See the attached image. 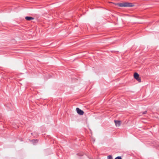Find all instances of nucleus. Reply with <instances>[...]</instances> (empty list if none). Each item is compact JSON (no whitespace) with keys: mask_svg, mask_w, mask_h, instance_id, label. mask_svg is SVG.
I'll return each mask as SVG.
<instances>
[{"mask_svg":"<svg viewBox=\"0 0 159 159\" xmlns=\"http://www.w3.org/2000/svg\"><path fill=\"white\" fill-rule=\"evenodd\" d=\"M116 5H117L119 6L120 7H131L134 6L132 3L127 2H123L121 3H118L116 4Z\"/></svg>","mask_w":159,"mask_h":159,"instance_id":"1","label":"nucleus"},{"mask_svg":"<svg viewBox=\"0 0 159 159\" xmlns=\"http://www.w3.org/2000/svg\"><path fill=\"white\" fill-rule=\"evenodd\" d=\"M134 77L139 82H141V80L139 77V75L137 73H135L134 74Z\"/></svg>","mask_w":159,"mask_h":159,"instance_id":"2","label":"nucleus"},{"mask_svg":"<svg viewBox=\"0 0 159 159\" xmlns=\"http://www.w3.org/2000/svg\"><path fill=\"white\" fill-rule=\"evenodd\" d=\"M76 110L77 113L79 114L80 115H83L84 113V111H82V110L80 109L79 108H76Z\"/></svg>","mask_w":159,"mask_h":159,"instance_id":"3","label":"nucleus"},{"mask_svg":"<svg viewBox=\"0 0 159 159\" xmlns=\"http://www.w3.org/2000/svg\"><path fill=\"white\" fill-rule=\"evenodd\" d=\"M114 122L116 126L117 127L120 126L121 124V121H120L115 120Z\"/></svg>","mask_w":159,"mask_h":159,"instance_id":"4","label":"nucleus"},{"mask_svg":"<svg viewBox=\"0 0 159 159\" xmlns=\"http://www.w3.org/2000/svg\"><path fill=\"white\" fill-rule=\"evenodd\" d=\"M25 19L27 20H33L34 19V18L31 17L26 16L25 17Z\"/></svg>","mask_w":159,"mask_h":159,"instance_id":"5","label":"nucleus"},{"mask_svg":"<svg viewBox=\"0 0 159 159\" xmlns=\"http://www.w3.org/2000/svg\"><path fill=\"white\" fill-rule=\"evenodd\" d=\"M32 141L33 143H37L38 142V140H33Z\"/></svg>","mask_w":159,"mask_h":159,"instance_id":"6","label":"nucleus"},{"mask_svg":"<svg viewBox=\"0 0 159 159\" xmlns=\"http://www.w3.org/2000/svg\"><path fill=\"white\" fill-rule=\"evenodd\" d=\"M108 159H113L111 156L109 155L108 156Z\"/></svg>","mask_w":159,"mask_h":159,"instance_id":"7","label":"nucleus"},{"mask_svg":"<svg viewBox=\"0 0 159 159\" xmlns=\"http://www.w3.org/2000/svg\"><path fill=\"white\" fill-rule=\"evenodd\" d=\"M115 159H122L120 157H116Z\"/></svg>","mask_w":159,"mask_h":159,"instance_id":"8","label":"nucleus"},{"mask_svg":"<svg viewBox=\"0 0 159 159\" xmlns=\"http://www.w3.org/2000/svg\"><path fill=\"white\" fill-rule=\"evenodd\" d=\"M146 112H147V111H145L143 112V114H146Z\"/></svg>","mask_w":159,"mask_h":159,"instance_id":"9","label":"nucleus"}]
</instances>
